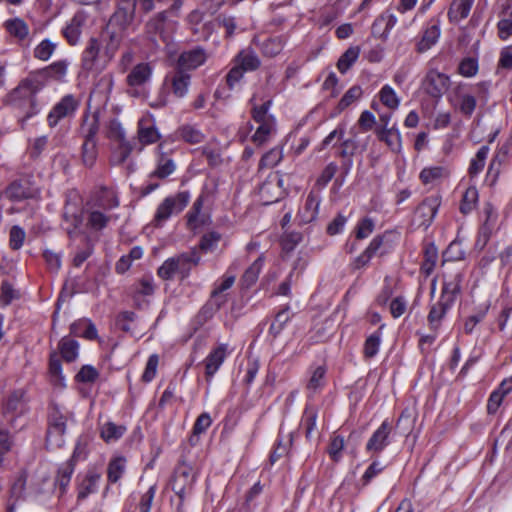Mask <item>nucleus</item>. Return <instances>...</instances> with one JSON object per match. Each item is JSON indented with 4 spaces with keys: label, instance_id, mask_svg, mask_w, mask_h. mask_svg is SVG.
Returning <instances> with one entry per match:
<instances>
[{
    "label": "nucleus",
    "instance_id": "1",
    "mask_svg": "<svg viewBox=\"0 0 512 512\" xmlns=\"http://www.w3.org/2000/svg\"><path fill=\"white\" fill-rule=\"evenodd\" d=\"M42 87L37 77H26L3 97L2 102L5 106L22 113V121H25L38 113L36 96Z\"/></svg>",
    "mask_w": 512,
    "mask_h": 512
},
{
    "label": "nucleus",
    "instance_id": "2",
    "mask_svg": "<svg viewBox=\"0 0 512 512\" xmlns=\"http://www.w3.org/2000/svg\"><path fill=\"white\" fill-rule=\"evenodd\" d=\"M191 84V75L176 67L174 71L164 78L162 89L157 98L150 103L153 108H162L169 103V93L176 98H183L187 95Z\"/></svg>",
    "mask_w": 512,
    "mask_h": 512
},
{
    "label": "nucleus",
    "instance_id": "3",
    "mask_svg": "<svg viewBox=\"0 0 512 512\" xmlns=\"http://www.w3.org/2000/svg\"><path fill=\"white\" fill-rule=\"evenodd\" d=\"M190 194L181 191L175 195L166 197L157 207L152 224L161 227L172 215L181 213L188 205Z\"/></svg>",
    "mask_w": 512,
    "mask_h": 512
},
{
    "label": "nucleus",
    "instance_id": "4",
    "mask_svg": "<svg viewBox=\"0 0 512 512\" xmlns=\"http://www.w3.org/2000/svg\"><path fill=\"white\" fill-rule=\"evenodd\" d=\"M157 160L155 169L149 174V182L142 187L141 195L147 196L154 190H156L160 184L158 182H153L154 178L159 180H164L171 174H173L176 170V164L172 158H170L163 151V144L160 143L157 146Z\"/></svg>",
    "mask_w": 512,
    "mask_h": 512
},
{
    "label": "nucleus",
    "instance_id": "5",
    "mask_svg": "<svg viewBox=\"0 0 512 512\" xmlns=\"http://www.w3.org/2000/svg\"><path fill=\"white\" fill-rule=\"evenodd\" d=\"M109 64L102 50V44L96 38L89 39L81 57V66L86 71L101 72Z\"/></svg>",
    "mask_w": 512,
    "mask_h": 512
},
{
    "label": "nucleus",
    "instance_id": "6",
    "mask_svg": "<svg viewBox=\"0 0 512 512\" xmlns=\"http://www.w3.org/2000/svg\"><path fill=\"white\" fill-rule=\"evenodd\" d=\"M194 483L195 473L192 466L185 462L180 463L175 469L171 486L181 502L192 493Z\"/></svg>",
    "mask_w": 512,
    "mask_h": 512
},
{
    "label": "nucleus",
    "instance_id": "7",
    "mask_svg": "<svg viewBox=\"0 0 512 512\" xmlns=\"http://www.w3.org/2000/svg\"><path fill=\"white\" fill-rule=\"evenodd\" d=\"M450 78L436 69H430L422 79L421 87L432 98L439 99L448 90Z\"/></svg>",
    "mask_w": 512,
    "mask_h": 512
},
{
    "label": "nucleus",
    "instance_id": "8",
    "mask_svg": "<svg viewBox=\"0 0 512 512\" xmlns=\"http://www.w3.org/2000/svg\"><path fill=\"white\" fill-rule=\"evenodd\" d=\"M80 105V100L74 95H65L49 112L47 122L50 127H55L60 120L72 117Z\"/></svg>",
    "mask_w": 512,
    "mask_h": 512
},
{
    "label": "nucleus",
    "instance_id": "9",
    "mask_svg": "<svg viewBox=\"0 0 512 512\" xmlns=\"http://www.w3.org/2000/svg\"><path fill=\"white\" fill-rule=\"evenodd\" d=\"M391 431V423L388 420H384L367 441L366 451L373 455L380 454L390 444Z\"/></svg>",
    "mask_w": 512,
    "mask_h": 512
},
{
    "label": "nucleus",
    "instance_id": "10",
    "mask_svg": "<svg viewBox=\"0 0 512 512\" xmlns=\"http://www.w3.org/2000/svg\"><path fill=\"white\" fill-rule=\"evenodd\" d=\"M26 411V400H25V392L23 390H16L12 392L4 406H3V414L6 418L7 423L13 424L14 420L22 415Z\"/></svg>",
    "mask_w": 512,
    "mask_h": 512
},
{
    "label": "nucleus",
    "instance_id": "11",
    "mask_svg": "<svg viewBox=\"0 0 512 512\" xmlns=\"http://www.w3.org/2000/svg\"><path fill=\"white\" fill-rule=\"evenodd\" d=\"M208 58L206 50L200 46L183 51L177 60V68L187 72L203 65Z\"/></svg>",
    "mask_w": 512,
    "mask_h": 512
},
{
    "label": "nucleus",
    "instance_id": "12",
    "mask_svg": "<svg viewBox=\"0 0 512 512\" xmlns=\"http://www.w3.org/2000/svg\"><path fill=\"white\" fill-rule=\"evenodd\" d=\"M137 0H117L116 11L110 19L111 24H116L121 29L128 27L135 16Z\"/></svg>",
    "mask_w": 512,
    "mask_h": 512
},
{
    "label": "nucleus",
    "instance_id": "13",
    "mask_svg": "<svg viewBox=\"0 0 512 512\" xmlns=\"http://www.w3.org/2000/svg\"><path fill=\"white\" fill-rule=\"evenodd\" d=\"M228 355V345L219 344L214 347L204 359L205 377L210 381L217 373Z\"/></svg>",
    "mask_w": 512,
    "mask_h": 512
},
{
    "label": "nucleus",
    "instance_id": "14",
    "mask_svg": "<svg viewBox=\"0 0 512 512\" xmlns=\"http://www.w3.org/2000/svg\"><path fill=\"white\" fill-rule=\"evenodd\" d=\"M441 200L438 196L425 198L416 209V216L419 218V225L427 228L432 223L440 207Z\"/></svg>",
    "mask_w": 512,
    "mask_h": 512
},
{
    "label": "nucleus",
    "instance_id": "15",
    "mask_svg": "<svg viewBox=\"0 0 512 512\" xmlns=\"http://www.w3.org/2000/svg\"><path fill=\"white\" fill-rule=\"evenodd\" d=\"M167 21V11H161L150 18L145 25V32L151 41L156 42L160 38L163 42L169 41L165 33V23Z\"/></svg>",
    "mask_w": 512,
    "mask_h": 512
},
{
    "label": "nucleus",
    "instance_id": "16",
    "mask_svg": "<svg viewBox=\"0 0 512 512\" xmlns=\"http://www.w3.org/2000/svg\"><path fill=\"white\" fill-rule=\"evenodd\" d=\"M453 302L450 299H446V297H440V299L434 303L427 316V321L430 326V329L434 332H437L441 326V322L446 316L447 312L452 307Z\"/></svg>",
    "mask_w": 512,
    "mask_h": 512
},
{
    "label": "nucleus",
    "instance_id": "17",
    "mask_svg": "<svg viewBox=\"0 0 512 512\" xmlns=\"http://www.w3.org/2000/svg\"><path fill=\"white\" fill-rule=\"evenodd\" d=\"M9 198L20 201L24 199L36 198L39 195V190L33 187L26 180L14 181L7 189Z\"/></svg>",
    "mask_w": 512,
    "mask_h": 512
},
{
    "label": "nucleus",
    "instance_id": "18",
    "mask_svg": "<svg viewBox=\"0 0 512 512\" xmlns=\"http://www.w3.org/2000/svg\"><path fill=\"white\" fill-rule=\"evenodd\" d=\"M203 204L204 196L200 195L195 200L190 211L186 215L187 227L191 231H195L208 223V216L202 213Z\"/></svg>",
    "mask_w": 512,
    "mask_h": 512
},
{
    "label": "nucleus",
    "instance_id": "19",
    "mask_svg": "<svg viewBox=\"0 0 512 512\" xmlns=\"http://www.w3.org/2000/svg\"><path fill=\"white\" fill-rule=\"evenodd\" d=\"M153 72L150 63L142 62L135 65L126 77V83L130 87H139L147 83Z\"/></svg>",
    "mask_w": 512,
    "mask_h": 512
},
{
    "label": "nucleus",
    "instance_id": "20",
    "mask_svg": "<svg viewBox=\"0 0 512 512\" xmlns=\"http://www.w3.org/2000/svg\"><path fill=\"white\" fill-rule=\"evenodd\" d=\"M201 257L197 252V248H193L188 253H182L175 256V261L178 266V274L182 279L189 276L192 268L200 263Z\"/></svg>",
    "mask_w": 512,
    "mask_h": 512
},
{
    "label": "nucleus",
    "instance_id": "21",
    "mask_svg": "<svg viewBox=\"0 0 512 512\" xmlns=\"http://www.w3.org/2000/svg\"><path fill=\"white\" fill-rule=\"evenodd\" d=\"M85 20V15L77 12L63 29V35L70 45H76L79 42Z\"/></svg>",
    "mask_w": 512,
    "mask_h": 512
},
{
    "label": "nucleus",
    "instance_id": "22",
    "mask_svg": "<svg viewBox=\"0 0 512 512\" xmlns=\"http://www.w3.org/2000/svg\"><path fill=\"white\" fill-rule=\"evenodd\" d=\"M512 390V381L503 380L499 387L494 390L487 402L488 414H495L501 406L505 396Z\"/></svg>",
    "mask_w": 512,
    "mask_h": 512
},
{
    "label": "nucleus",
    "instance_id": "23",
    "mask_svg": "<svg viewBox=\"0 0 512 512\" xmlns=\"http://www.w3.org/2000/svg\"><path fill=\"white\" fill-rule=\"evenodd\" d=\"M139 142L142 145H150L156 143L161 135L158 132L155 125L150 124L147 119H140L138 122V131H137Z\"/></svg>",
    "mask_w": 512,
    "mask_h": 512
},
{
    "label": "nucleus",
    "instance_id": "24",
    "mask_svg": "<svg viewBox=\"0 0 512 512\" xmlns=\"http://www.w3.org/2000/svg\"><path fill=\"white\" fill-rule=\"evenodd\" d=\"M320 202L321 197L313 190L310 191L306 198L304 209L301 213V220L303 222L310 223L317 218Z\"/></svg>",
    "mask_w": 512,
    "mask_h": 512
},
{
    "label": "nucleus",
    "instance_id": "25",
    "mask_svg": "<svg viewBox=\"0 0 512 512\" xmlns=\"http://www.w3.org/2000/svg\"><path fill=\"white\" fill-rule=\"evenodd\" d=\"M70 332L76 337H83L88 340L97 338L96 326L87 319H80L73 322L70 326Z\"/></svg>",
    "mask_w": 512,
    "mask_h": 512
},
{
    "label": "nucleus",
    "instance_id": "26",
    "mask_svg": "<svg viewBox=\"0 0 512 512\" xmlns=\"http://www.w3.org/2000/svg\"><path fill=\"white\" fill-rule=\"evenodd\" d=\"M440 37L439 25L433 24L427 27L423 32L421 39L416 45V51L418 53H424L434 46Z\"/></svg>",
    "mask_w": 512,
    "mask_h": 512
},
{
    "label": "nucleus",
    "instance_id": "27",
    "mask_svg": "<svg viewBox=\"0 0 512 512\" xmlns=\"http://www.w3.org/2000/svg\"><path fill=\"white\" fill-rule=\"evenodd\" d=\"M474 0H454L448 10V18L451 22H459L465 19L472 8Z\"/></svg>",
    "mask_w": 512,
    "mask_h": 512
},
{
    "label": "nucleus",
    "instance_id": "28",
    "mask_svg": "<svg viewBox=\"0 0 512 512\" xmlns=\"http://www.w3.org/2000/svg\"><path fill=\"white\" fill-rule=\"evenodd\" d=\"M235 282L234 275H224L219 283H215L214 289L211 292V298L215 300L216 308L219 309L226 301V296L223 293L230 289Z\"/></svg>",
    "mask_w": 512,
    "mask_h": 512
},
{
    "label": "nucleus",
    "instance_id": "29",
    "mask_svg": "<svg viewBox=\"0 0 512 512\" xmlns=\"http://www.w3.org/2000/svg\"><path fill=\"white\" fill-rule=\"evenodd\" d=\"M4 27L18 41H24L29 36V26L21 18L16 17L5 21Z\"/></svg>",
    "mask_w": 512,
    "mask_h": 512
},
{
    "label": "nucleus",
    "instance_id": "30",
    "mask_svg": "<svg viewBox=\"0 0 512 512\" xmlns=\"http://www.w3.org/2000/svg\"><path fill=\"white\" fill-rule=\"evenodd\" d=\"M235 62L244 71H254L260 67L261 61L258 55L250 48L244 49L235 58Z\"/></svg>",
    "mask_w": 512,
    "mask_h": 512
},
{
    "label": "nucleus",
    "instance_id": "31",
    "mask_svg": "<svg viewBox=\"0 0 512 512\" xmlns=\"http://www.w3.org/2000/svg\"><path fill=\"white\" fill-rule=\"evenodd\" d=\"M376 133L378 138L385 142L387 146L394 152L400 151L401 136L395 127L391 128H377Z\"/></svg>",
    "mask_w": 512,
    "mask_h": 512
},
{
    "label": "nucleus",
    "instance_id": "32",
    "mask_svg": "<svg viewBox=\"0 0 512 512\" xmlns=\"http://www.w3.org/2000/svg\"><path fill=\"white\" fill-rule=\"evenodd\" d=\"M74 469L73 461H67L58 468L57 476L55 478V486L58 487L60 495H63L66 492L72 474L74 473Z\"/></svg>",
    "mask_w": 512,
    "mask_h": 512
},
{
    "label": "nucleus",
    "instance_id": "33",
    "mask_svg": "<svg viewBox=\"0 0 512 512\" xmlns=\"http://www.w3.org/2000/svg\"><path fill=\"white\" fill-rule=\"evenodd\" d=\"M178 137L189 143V144H199L204 141L205 135L204 133L198 129L195 125L185 124L178 128L177 130Z\"/></svg>",
    "mask_w": 512,
    "mask_h": 512
},
{
    "label": "nucleus",
    "instance_id": "34",
    "mask_svg": "<svg viewBox=\"0 0 512 512\" xmlns=\"http://www.w3.org/2000/svg\"><path fill=\"white\" fill-rule=\"evenodd\" d=\"M126 427L114 422H106L100 428V436L106 443L118 441L126 432Z\"/></svg>",
    "mask_w": 512,
    "mask_h": 512
},
{
    "label": "nucleus",
    "instance_id": "35",
    "mask_svg": "<svg viewBox=\"0 0 512 512\" xmlns=\"http://www.w3.org/2000/svg\"><path fill=\"white\" fill-rule=\"evenodd\" d=\"M101 476L98 473H88L78 487V500L86 499L90 494L95 493Z\"/></svg>",
    "mask_w": 512,
    "mask_h": 512
},
{
    "label": "nucleus",
    "instance_id": "36",
    "mask_svg": "<svg viewBox=\"0 0 512 512\" xmlns=\"http://www.w3.org/2000/svg\"><path fill=\"white\" fill-rule=\"evenodd\" d=\"M462 280V276L460 273H455L453 275L444 276L443 288L440 297H446V299H450L451 302L454 303L455 296L460 291V283Z\"/></svg>",
    "mask_w": 512,
    "mask_h": 512
},
{
    "label": "nucleus",
    "instance_id": "37",
    "mask_svg": "<svg viewBox=\"0 0 512 512\" xmlns=\"http://www.w3.org/2000/svg\"><path fill=\"white\" fill-rule=\"evenodd\" d=\"M457 107L465 116H471L476 108V98L473 94L463 92L459 87L456 94Z\"/></svg>",
    "mask_w": 512,
    "mask_h": 512
},
{
    "label": "nucleus",
    "instance_id": "38",
    "mask_svg": "<svg viewBox=\"0 0 512 512\" xmlns=\"http://www.w3.org/2000/svg\"><path fill=\"white\" fill-rule=\"evenodd\" d=\"M283 159V147L276 146L267 151L260 159L258 170L271 169Z\"/></svg>",
    "mask_w": 512,
    "mask_h": 512
},
{
    "label": "nucleus",
    "instance_id": "39",
    "mask_svg": "<svg viewBox=\"0 0 512 512\" xmlns=\"http://www.w3.org/2000/svg\"><path fill=\"white\" fill-rule=\"evenodd\" d=\"M119 205L118 198L112 190L103 188L95 198V206L109 211Z\"/></svg>",
    "mask_w": 512,
    "mask_h": 512
},
{
    "label": "nucleus",
    "instance_id": "40",
    "mask_svg": "<svg viewBox=\"0 0 512 512\" xmlns=\"http://www.w3.org/2000/svg\"><path fill=\"white\" fill-rule=\"evenodd\" d=\"M99 131V120L96 115L86 116L83 119L80 133L84 141H96V135Z\"/></svg>",
    "mask_w": 512,
    "mask_h": 512
},
{
    "label": "nucleus",
    "instance_id": "41",
    "mask_svg": "<svg viewBox=\"0 0 512 512\" xmlns=\"http://www.w3.org/2000/svg\"><path fill=\"white\" fill-rule=\"evenodd\" d=\"M59 350L65 361L72 362L78 357L79 343L74 339L63 337L59 342Z\"/></svg>",
    "mask_w": 512,
    "mask_h": 512
},
{
    "label": "nucleus",
    "instance_id": "42",
    "mask_svg": "<svg viewBox=\"0 0 512 512\" xmlns=\"http://www.w3.org/2000/svg\"><path fill=\"white\" fill-rule=\"evenodd\" d=\"M126 468V459L124 457H116L112 459L107 468L108 481L116 483L123 476Z\"/></svg>",
    "mask_w": 512,
    "mask_h": 512
},
{
    "label": "nucleus",
    "instance_id": "43",
    "mask_svg": "<svg viewBox=\"0 0 512 512\" xmlns=\"http://www.w3.org/2000/svg\"><path fill=\"white\" fill-rule=\"evenodd\" d=\"M438 259V251L434 244H428L424 250V260L421 264V271L425 276H429L436 265Z\"/></svg>",
    "mask_w": 512,
    "mask_h": 512
},
{
    "label": "nucleus",
    "instance_id": "44",
    "mask_svg": "<svg viewBox=\"0 0 512 512\" xmlns=\"http://www.w3.org/2000/svg\"><path fill=\"white\" fill-rule=\"evenodd\" d=\"M388 233L375 236L368 247L365 249L372 257L376 255H384L388 253L390 245H388L387 237Z\"/></svg>",
    "mask_w": 512,
    "mask_h": 512
},
{
    "label": "nucleus",
    "instance_id": "45",
    "mask_svg": "<svg viewBox=\"0 0 512 512\" xmlns=\"http://www.w3.org/2000/svg\"><path fill=\"white\" fill-rule=\"evenodd\" d=\"M254 99L255 98L253 97L250 100V102L253 105L251 110L253 120L259 124L269 122V120L275 121V118L272 115L268 114L271 101L268 100L262 105H257L256 103H254Z\"/></svg>",
    "mask_w": 512,
    "mask_h": 512
},
{
    "label": "nucleus",
    "instance_id": "46",
    "mask_svg": "<svg viewBox=\"0 0 512 512\" xmlns=\"http://www.w3.org/2000/svg\"><path fill=\"white\" fill-rule=\"evenodd\" d=\"M448 170L443 166H433L424 168L419 175L420 180L423 184L434 183L435 181L446 177Z\"/></svg>",
    "mask_w": 512,
    "mask_h": 512
},
{
    "label": "nucleus",
    "instance_id": "47",
    "mask_svg": "<svg viewBox=\"0 0 512 512\" xmlns=\"http://www.w3.org/2000/svg\"><path fill=\"white\" fill-rule=\"evenodd\" d=\"M264 258L258 257L244 272L242 282L246 287H250L256 283L259 274L262 270Z\"/></svg>",
    "mask_w": 512,
    "mask_h": 512
},
{
    "label": "nucleus",
    "instance_id": "48",
    "mask_svg": "<svg viewBox=\"0 0 512 512\" xmlns=\"http://www.w3.org/2000/svg\"><path fill=\"white\" fill-rule=\"evenodd\" d=\"M109 221L110 216L100 210L93 209L88 213L87 226L92 230L100 231L107 226Z\"/></svg>",
    "mask_w": 512,
    "mask_h": 512
},
{
    "label": "nucleus",
    "instance_id": "49",
    "mask_svg": "<svg viewBox=\"0 0 512 512\" xmlns=\"http://www.w3.org/2000/svg\"><path fill=\"white\" fill-rule=\"evenodd\" d=\"M362 96V89L360 86H352L349 88L346 93L340 99L336 113L334 115L340 114L346 108H348L351 104L357 101Z\"/></svg>",
    "mask_w": 512,
    "mask_h": 512
},
{
    "label": "nucleus",
    "instance_id": "50",
    "mask_svg": "<svg viewBox=\"0 0 512 512\" xmlns=\"http://www.w3.org/2000/svg\"><path fill=\"white\" fill-rule=\"evenodd\" d=\"M360 49L358 47L348 48L339 58L337 68L341 73L347 72L358 59Z\"/></svg>",
    "mask_w": 512,
    "mask_h": 512
},
{
    "label": "nucleus",
    "instance_id": "51",
    "mask_svg": "<svg viewBox=\"0 0 512 512\" xmlns=\"http://www.w3.org/2000/svg\"><path fill=\"white\" fill-rule=\"evenodd\" d=\"M274 130H275V121L269 120V122L259 124V127L257 128V130L255 131V133L252 136V141L257 146L260 147L268 141L270 135L272 134V132Z\"/></svg>",
    "mask_w": 512,
    "mask_h": 512
},
{
    "label": "nucleus",
    "instance_id": "52",
    "mask_svg": "<svg viewBox=\"0 0 512 512\" xmlns=\"http://www.w3.org/2000/svg\"><path fill=\"white\" fill-rule=\"evenodd\" d=\"M379 99L383 105L391 110H395L400 105V99L394 89L389 85H384L379 91Z\"/></svg>",
    "mask_w": 512,
    "mask_h": 512
},
{
    "label": "nucleus",
    "instance_id": "53",
    "mask_svg": "<svg viewBox=\"0 0 512 512\" xmlns=\"http://www.w3.org/2000/svg\"><path fill=\"white\" fill-rule=\"evenodd\" d=\"M510 150H511L510 143H505L498 149V151L494 155L493 159L491 160V163H490L489 169H488V173L495 172L496 176L499 174L500 166L506 161Z\"/></svg>",
    "mask_w": 512,
    "mask_h": 512
},
{
    "label": "nucleus",
    "instance_id": "54",
    "mask_svg": "<svg viewBox=\"0 0 512 512\" xmlns=\"http://www.w3.org/2000/svg\"><path fill=\"white\" fill-rule=\"evenodd\" d=\"M69 62L67 60H60L53 62L44 69V73L54 80L62 81L67 73Z\"/></svg>",
    "mask_w": 512,
    "mask_h": 512
},
{
    "label": "nucleus",
    "instance_id": "55",
    "mask_svg": "<svg viewBox=\"0 0 512 512\" xmlns=\"http://www.w3.org/2000/svg\"><path fill=\"white\" fill-rule=\"evenodd\" d=\"M488 153H489V147L487 145L482 146L477 151L475 157L471 160V163L469 166V174L470 175L475 176L483 170Z\"/></svg>",
    "mask_w": 512,
    "mask_h": 512
},
{
    "label": "nucleus",
    "instance_id": "56",
    "mask_svg": "<svg viewBox=\"0 0 512 512\" xmlns=\"http://www.w3.org/2000/svg\"><path fill=\"white\" fill-rule=\"evenodd\" d=\"M478 201V190L475 187H469L463 194L460 204V211L463 214L470 213Z\"/></svg>",
    "mask_w": 512,
    "mask_h": 512
},
{
    "label": "nucleus",
    "instance_id": "57",
    "mask_svg": "<svg viewBox=\"0 0 512 512\" xmlns=\"http://www.w3.org/2000/svg\"><path fill=\"white\" fill-rule=\"evenodd\" d=\"M65 431L50 427L47 428L46 433V447L48 449L60 448L64 444Z\"/></svg>",
    "mask_w": 512,
    "mask_h": 512
},
{
    "label": "nucleus",
    "instance_id": "58",
    "mask_svg": "<svg viewBox=\"0 0 512 512\" xmlns=\"http://www.w3.org/2000/svg\"><path fill=\"white\" fill-rule=\"evenodd\" d=\"M121 43V37L114 32L108 33V40H105V46H102L105 58L111 62Z\"/></svg>",
    "mask_w": 512,
    "mask_h": 512
},
{
    "label": "nucleus",
    "instance_id": "59",
    "mask_svg": "<svg viewBox=\"0 0 512 512\" xmlns=\"http://www.w3.org/2000/svg\"><path fill=\"white\" fill-rule=\"evenodd\" d=\"M220 240L221 235L218 232L212 231L206 233L201 238L199 249L204 253L212 252L216 249Z\"/></svg>",
    "mask_w": 512,
    "mask_h": 512
},
{
    "label": "nucleus",
    "instance_id": "60",
    "mask_svg": "<svg viewBox=\"0 0 512 512\" xmlns=\"http://www.w3.org/2000/svg\"><path fill=\"white\" fill-rule=\"evenodd\" d=\"M290 316L288 312V308H285L281 311H279L274 321L271 323L269 328V333L272 335L273 338H276L282 329L284 328V325L289 321Z\"/></svg>",
    "mask_w": 512,
    "mask_h": 512
},
{
    "label": "nucleus",
    "instance_id": "61",
    "mask_svg": "<svg viewBox=\"0 0 512 512\" xmlns=\"http://www.w3.org/2000/svg\"><path fill=\"white\" fill-rule=\"evenodd\" d=\"M55 49L56 44L48 39H45L35 47L34 57L42 61H47L52 56Z\"/></svg>",
    "mask_w": 512,
    "mask_h": 512
},
{
    "label": "nucleus",
    "instance_id": "62",
    "mask_svg": "<svg viewBox=\"0 0 512 512\" xmlns=\"http://www.w3.org/2000/svg\"><path fill=\"white\" fill-rule=\"evenodd\" d=\"M157 274L163 280L173 279V277L178 274V266L175 261V257H171L165 260L163 264L158 268Z\"/></svg>",
    "mask_w": 512,
    "mask_h": 512
},
{
    "label": "nucleus",
    "instance_id": "63",
    "mask_svg": "<svg viewBox=\"0 0 512 512\" xmlns=\"http://www.w3.org/2000/svg\"><path fill=\"white\" fill-rule=\"evenodd\" d=\"M68 416L62 413L57 407L52 408L48 417V426L66 432Z\"/></svg>",
    "mask_w": 512,
    "mask_h": 512
},
{
    "label": "nucleus",
    "instance_id": "64",
    "mask_svg": "<svg viewBox=\"0 0 512 512\" xmlns=\"http://www.w3.org/2000/svg\"><path fill=\"white\" fill-rule=\"evenodd\" d=\"M97 158L96 141H84L82 144V160L86 166H92Z\"/></svg>",
    "mask_w": 512,
    "mask_h": 512
}]
</instances>
